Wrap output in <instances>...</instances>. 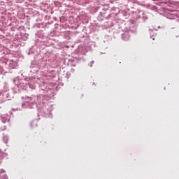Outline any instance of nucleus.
<instances>
[{
    "label": "nucleus",
    "instance_id": "1",
    "mask_svg": "<svg viewBox=\"0 0 179 179\" xmlns=\"http://www.w3.org/2000/svg\"><path fill=\"white\" fill-rule=\"evenodd\" d=\"M0 179H8V176H6V175H0Z\"/></svg>",
    "mask_w": 179,
    "mask_h": 179
},
{
    "label": "nucleus",
    "instance_id": "2",
    "mask_svg": "<svg viewBox=\"0 0 179 179\" xmlns=\"http://www.w3.org/2000/svg\"><path fill=\"white\" fill-rule=\"evenodd\" d=\"M152 40H155V38H152Z\"/></svg>",
    "mask_w": 179,
    "mask_h": 179
}]
</instances>
